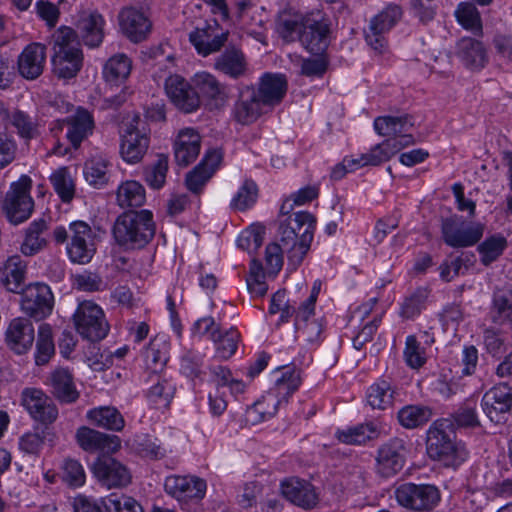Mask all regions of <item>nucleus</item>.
I'll return each instance as SVG.
<instances>
[{"instance_id":"f257e3e1","label":"nucleus","mask_w":512,"mask_h":512,"mask_svg":"<svg viewBox=\"0 0 512 512\" xmlns=\"http://www.w3.org/2000/svg\"><path fill=\"white\" fill-rule=\"evenodd\" d=\"M156 232V223L150 210H131L119 215L113 226L116 243L126 250L142 249Z\"/></svg>"},{"instance_id":"f03ea898","label":"nucleus","mask_w":512,"mask_h":512,"mask_svg":"<svg viewBox=\"0 0 512 512\" xmlns=\"http://www.w3.org/2000/svg\"><path fill=\"white\" fill-rule=\"evenodd\" d=\"M53 72L63 79H71L80 71L83 53L77 33L70 27H60L53 34Z\"/></svg>"},{"instance_id":"7ed1b4c3","label":"nucleus","mask_w":512,"mask_h":512,"mask_svg":"<svg viewBox=\"0 0 512 512\" xmlns=\"http://www.w3.org/2000/svg\"><path fill=\"white\" fill-rule=\"evenodd\" d=\"M450 428L448 419L435 421L427 431L426 449L429 457L446 467H458L468 457L464 446L452 440L446 430Z\"/></svg>"},{"instance_id":"20e7f679","label":"nucleus","mask_w":512,"mask_h":512,"mask_svg":"<svg viewBox=\"0 0 512 512\" xmlns=\"http://www.w3.org/2000/svg\"><path fill=\"white\" fill-rule=\"evenodd\" d=\"M76 331L91 342L104 339L110 329L103 309L93 301L80 302L73 314Z\"/></svg>"},{"instance_id":"39448f33","label":"nucleus","mask_w":512,"mask_h":512,"mask_svg":"<svg viewBox=\"0 0 512 512\" xmlns=\"http://www.w3.org/2000/svg\"><path fill=\"white\" fill-rule=\"evenodd\" d=\"M32 180L27 175L13 182L4 200V211L8 220L17 225L26 221L34 208V201L30 195Z\"/></svg>"},{"instance_id":"423d86ee","label":"nucleus","mask_w":512,"mask_h":512,"mask_svg":"<svg viewBox=\"0 0 512 512\" xmlns=\"http://www.w3.org/2000/svg\"><path fill=\"white\" fill-rule=\"evenodd\" d=\"M403 14L397 4H389L373 16L364 31L367 44L378 54L385 53L388 43L386 34L397 24Z\"/></svg>"},{"instance_id":"0eeeda50","label":"nucleus","mask_w":512,"mask_h":512,"mask_svg":"<svg viewBox=\"0 0 512 512\" xmlns=\"http://www.w3.org/2000/svg\"><path fill=\"white\" fill-rule=\"evenodd\" d=\"M284 27L290 32H299V40L304 48L315 55H321L329 45L330 25L327 20L305 19L297 22L285 21Z\"/></svg>"},{"instance_id":"6e6552de","label":"nucleus","mask_w":512,"mask_h":512,"mask_svg":"<svg viewBox=\"0 0 512 512\" xmlns=\"http://www.w3.org/2000/svg\"><path fill=\"white\" fill-rule=\"evenodd\" d=\"M395 497L402 507L418 512L430 511L440 501V493L436 486L411 482L397 487Z\"/></svg>"},{"instance_id":"1a4fd4ad","label":"nucleus","mask_w":512,"mask_h":512,"mask_svg":"<svg viewBox=\"0 0 512 512\" xmlns=\"http://www.w3.org/2000/svg\"><path fill=\"white\" fill-rule=\"evenodd\" d=\"M139 123V116H134L124 124L120 133V156L128 164L139 163L149 147V136L139 128Z\"/></svg>"},{"instance_id":"9d476101","label":"nucleus","mask_w":512,"mask_h":512,"mask_svg":"<svg viewBox=\"0 0 512 512\" xmlns=\"http://www.w3.org/2000/svg\"><path fill=\"white\" fill-rule=\"evenodd\" d=\"M70 241L66 246L69 259L73 263L87 264L96 252V235L84 221H74L69 225Z\"/></svg>"},{"instance_id":"9b49d317","label":"nucleus","mask_w":512,"mask_h":512,"mask_svg":"<svg viewBox=\"0 0 512 512\" xmlns=\"http://www.w3.org/2000/svg\"><path fill=\"white\" fill-rule=\"evenodd\" d=\"M407 445L402 438L394 437L377 449L375 471L382 478L398 474L406 462Z\"/></svg>"},{"instance_id":"f8f14e48","label":"nucleus","mask_w":512,"mask_h":512,"mask_svg":"<svg viewBox=\"0 0 512 512\" xmlns=\"http://www.w3.org/2000/svg\"><path fill=\"white\" fill-rule=\"evenodd\" d=\"M21 309L29 317L40 321L52 312L54 297L48 285L30 284L21 292Z\"/></svg>"},{"instance_id":"ddd939ff","label":"nucleus","mask_w":512,"mask_h":512,"mask_svg":"<svg viewBox=\"0 0 512 512\" xmlns=\"http://www.w3.org/2000/svg\"><path fill=\"white\" fill-rule=\"evenodd\" d=\"M192 85L199 97V105L203 101L211 110L222 109L228 102L227 86L213 74L201 71L192 77Z\"/></svg>"},{"instance_id":"4468645a","label":"nucleus","mask_w":512,"mask_h":512,"mask_svg":"<svg viewBox=\"0 0 512 512\" xmlns=\"http://www.w3.org/2000/svg\"><path fill=\"white\" fill-rule=\"evenodd\" d=\"M441 231L444 242L453 248L473 246L483 235L480 225L466 224L457 216L444 219Z\"/></svg>"},{"instance_id":"2eb2a0df","label":"nucleus","mask_w":512,"mask_h":512,"mask_svg":"<svg viewBox=\"0 0 512 512\" xmlns=\"http://www.w3.org/2000/svg\"><path fill=\"white\" fill-rule=\"evenodd\" d=\"M228 31L223 30L217 20L205 21L189 34V40L198 54L208 56L220 51L228 39Z\"/></svg>"},{"instance_id":"dca6fc26","label":"nucleus","mask_w":512,"mask_h":512,"mask_svg":"<svg viewBox=\"0 0 512 512\" xmlns=\"http://www.w3.org/2000/svg\"><path fill=\"white\" fill-rule=\"evenodd\" d=\"M481 406L491 422H505L512 407V386L508 383L493 386L483 395Z\"/></svg>"},{"instance_id":"f3484780","label":"nucleus","mask_w":512,"mask_h":512,"mask_svg":"<svg viewBox=\"0 0 512 512\" xmlns=\"http://www.w3.org/2000/svg\"><path fill=\"white\" fill-rule=\"evenodd\" d=\"M92 472L99 483L108 488H123L131 483L129 469L120 461L111 457H99L93 463Z\"/></svg>"},{"instance_id":"a211bd4d","label":"nucleus","mask_w":512,"mask_h":512,"mask_svg":"<svg viewBox=\"0 0 512 512\" xmlns=\"http://www.w3.org/2000/svg\"><path fill=\"white\" fill-rule=\"evenodd\" d=\"M266 111L268 110L261 103L255 87L244 86L239 89L237 100L232 107V118L237 123L250 125Z\"/></svg>"},{"instance_id":"6ab92c4d","label":"nucleus","mask_w":512,"mask_h":512,"mask_svg":"<svg viewBox=\"0 0 512 512\" xmlns=\"http://www.w3.org/2000/svg\"><path fill=\"white\" fill-rule=\"evenodd\" d=\"M413 139L409 136L404 138V142L396 140H385L381 144L373 147L369 152L360 155L358 158H345L349 171H354L360 167L372 165L377 166L399 152L404 147L410 146Z\"/></svg>"},{"instance_id":"aec40b11","label":"nucleus","mask_w":512,"mask_h":512,"mask_svg":"<svg viewBox=\"0 0 512 512\" xmlns=\"http://www.w3.org/2000/svg\"><path fill=\"white\" fill-rule=\"evenodd\" d=\"M165 91L171 102L181 111L191 113L199 108V97L192 85L180 75H170L165 81Z\"/></svg>"},{"instance_id":"412c9836","label":"nucleus","mask_w":512,"mask_h":512,"mask_svg":"<svg viewBox=\"0 0 512 512\" xmlns=\"http://www.w3.org/2000/svg\"><path fill=\"white\" fill-rule=\"evenodd\" d=\"M24 408L33 419L43 424H51L58 417V409L53 401L40 389L25 388L21 394Z\"/></svg>"},{"instance_id":"4be33fe9","label":"nucleus","mask_w":512,"mask_h":512,"mask_svg":"<svg viewBox=\"0 0 512 512\" xmlns=\"http://www.w3.org/2000/svg\"><path fill=\"white\" fill-rule=\"evenodd\" d=\"M118 20L122 33L134 43L144 41L152 29L148 16L134 7L123 8L118 15Z\"/></svg>"},{"instance_id":"5701e85b","label":"nucleus","mask_w":512,"mask_h":512,"mask_svg":"<svg viewBox=\"0 0 512 512\" xmlns=\"http://www.w3.org/2000/svg\"><path fill=\"white\" fill-rule=\"evenodd\" d=\"M78 445L89 453H114L121 445V440L116 435H109L87 426H81L76 431Z\"/></svg>"},{"instance_id":"b1692460","label":"nucleus","mask_w":512,"mask_h":512,"mask_svg":"<svg viewBox=\"0 0 512 512\" xmlns=\"http://www.w3.org/2000/svg\"><path fill=\"white\" fill-rule=\"evenodd\" d=\"M164 488L180 501L202 499L206 492V482L198 477L172 475L166 478Z\"/></svg>"},{"instance_id":"393cba45","label":"nucleus","mask_w":512,"mask_h":512,"mask_svg":"<svg viewBox=\"0 0 512 512\" xmlns=\"http://www.w3.org/2000/svg\"><path fill=\"white\" fill-rule=\"evenodd\" d=\"M456 56L469 70L478 71L488 63V54L484 44L472 37H462L456 44Z\"/></svg>"},{"instance_id":"a878e982","label":"nucleus","mask_w":512,"mask_h":512,"mask_svg":"<svg viewBox=\"0 0 512 512\" xmlns=\"http://www.w3.org/2000/svg\"><path fill=\"white\" fill-rule=\"evenodd\" d=\"M0 117L5 122L6 127H11L15 133L23 140L30 141L40 136V122L37 116L15 109L12 111H0Z\"/></svg>"},{"instance_id":"bb28decb","label":"nucleus","mask_w":512,"mask_h":512,"mask_svg":"<svg viewBox=\"0 0 512 512\" xmlns=\"http://www.w3.org/2000/svg\"><path fill=\"white\" fill-rule=\"evenodd\" d=\"M282 495L294 505L312 509L318 503V495L312 484L298 478L286 479L281 483Z\"/></svg>"},{"instance_id":"cd10ccee","label":"nucleus","mask_w":512,"mask_h":512,"mask_svg":"<svg viewBox=\"0 0 512 512\" xmlns=\"http://www.w3.org/2000/svg\"><path fill=\"white\" fill-rule=\"evenodd\" d=\"M287 79L282 74L265 73L259 81L256 92L267 110L278 105L286 95Z\"/></svg>"},{"instance_id":"c85d7f7f","label":"nucleus","mask_w":512,"mask_h":512,"mask_svg":"<svg viewBox=\"0 0 512 512\" xmlns=\"http://www.w3.org/2000/svg\"><path fill=\"white\" fill-rule=\"evenodd\" d=\"M45 63L46 47L40 43H31L18 56V71L25 79L34 80L43 73Z\"/></svg>"},{"instance_id":"c756f323","label":"nucleus","mask_w":512,"mask_h":512,"mask_svg":"<svg viewBox=\"0 0 512 512\" xmlns=\"http://www.w3.org/2000/svg\"><path fill=\"white\" fill-rule=\"evenodd\" d=\"M201 149V136L194 128L181 129L174 142L175 161L180 166L194 162Z\"/></svg>"},{"instance_id":"7c9ffc66","label":"nucleus","mask_w":512,"mask_h":512,"mask_svg":"<svg viewBox=\"0 0 512 512\" xmlns=\"http://www.w3.org/2000/svg\"><path fill=\"white\" fill-rule=\"evenodd\" d=\"M34 338V327L26 318L13 319L6 330V343L17 354L26 353L32 347Z\"/></svg>"},{"instance_id":"2f4dec72","label":"nucleus","mask_w":512,"mask_h":512,"mask_svg":"<svg viewBox=\"0 0 512 512\" xmlns=\"http://www.w3.org/2000/svg\"><path fill=\"white\" fill-rule=\"evenodd\" d=\"M413 126L412 117L408 114L400 116H379L374 120V129L379 135L391 136L388 140H396L399 142H404V138L407 136L414 139L411 134H407ZM414 143L415 140H413L411 145Z\"/></svg>"},{"instance_id":"473e14b6","label":"nucleus","mask_w":512,"mask_h":512,"mask_svg":"<svg viewBox=\"0 0 512 512\" xmlns=\"http://www.w3.org/2000/svg\"><path fill=\"white\" fill-rule=\"evenodd\" d=\"M295 227H298L295 221L281 222L278 228L277 243L285 250L290 265L297 267L303 261L310 245L303 249L300 248V238L293 230Z\"/></svg>"},{"instance_id":"72a5a7b5","label":"nucleus","mask_w":512,"mask_h":512,"mask_svg":"<svg viewBox=\"0 0 512 512\" xmlns=\"http://www.w3.org/2000/svg\"><path fill=\"white\" fill-rule=\"evenodd\" d=\"M27 263L19 255L10 256L0 266V280L6 289L20 293L24 289Z\"/></svg>"},{"instance_id":"f704fd0d","label":"nucleus","mask_w":512,"mask_h":512,"mask_svg":"<svg viewBox=\"0 0 512 512\" xmlns=\"http://www.w3.org/2000/svg\"><path fill=\"white\" fill-rule=\"evenodd\" d=\"M214 69L231 79H239L246 74L248 64L244 53L233 47L215 58Z\"/></svg>"},{"instance_id":"c9c22d12","label":"nucleus","mask_w":512,"mask_h":512,"mask_svg":"<svg viewBox=\"0 0 512 512\" xmlns=\"http://www.w3.org/2000/svg\"><path fill=\"white\" fill-rule=\"evenodd\" d=\"M104 25L105 20L103 16L94 11L90 13H83L80 16L76 27L85 45L89 47H97L104 39Z\"/></svg>"},{"instance_id":"e433bc0d","label":"nucleus","mask_w":512,"mask_h":512,"mask_svg":"<svg viewBox=\"0 0 512 512\" xmlns=\"http://www.w3.org/2000/svg\"><path fill=\"white\" fill-rule=\"evenodd\" d=\"M66 137L77 149L83 140L92 134L94 119L90 112L83 108L77 109L76 113L67 120Z\"/></svg>"},{"instance_id":"4c0bfd02","label":"nucleus","mask_w":512,"mask_h":512,"mask_svg":"<svg viewBox=\"0 0 512 512\" xmlns=\"http://www.w3.org/2000/svg\"><path fill=\"white\" fill-rule=\"evenodd\" d=\"M50 383L52 394L60 402L73 403L78 399L79 393L73 382L72 374L67 369L59 368L53 371L50 376Z\"/></svg>"},{"instance_id":"58836bf2","label":"nucleus","mask_w":512,"mask_h":512,"mask_svg":"<svg viewBox=\"0 0 512 512\" xmlns=\"http://www.w3.org/2000/svg\"><path fill=\"white\" fill-rule=\"evenodd\" d=\"M296 337L308 343H315L320 339L323 325L320 319L314 318V311L298 309L295 317Z\"/></svg>"},{"instance_id":"ea45409f","label":"nucleus","mask_w":512,"mask_h":512,"mask_svg":"<svg viewBox=\"0 0 512 512\" xmlns=\"http://www.w3.org/2000/svg\"><path fill=\"white\" fill-rule=\"evenodd\" d=\"M86 417L91 424L115 432L122 431L125 426L124 417L113 406H100L90 409Z\"/></svg>"},{"instance_id":"a19ab883","label":"nucleus","mask_w":512,"mask_h":512,"mask_svg":"<svg viewBox=\"0 0 512 512\" xmlns=\"http://www.w3.org/2000/svg\"><path fill=\"white\" fill-rule=\"evenodd\" d=\"M380 436V427L374 422L361 423L336 432L337 439L347 445H362Z\"/></svg>"},{"instance_id":"79ce46f5","label":"nucleus","mask_w":512,"mask_h":512,"mask_svg":"<svg viewBox=\"0 0 512 512\" xmlns=\"http://www.w3.org/2000/svg\"><path fill=\"white\" fill-rule=\"evenodd\" d=\"M146 201V191L143 185L135 180L122 182L116 191V202L122 208H139Z\"/></svg>"},{"instance_id":"37998d69","label":"nucleus","mask_w":512,"mask_h":512,"mask_svg":"<svg viewBox=\"0 0 512 512\" xmlns=\"http://www.w3.org/2000/svg\"><path fill=\"white\" fill-rule=\"evenodd\" d=\"M490 316L498 325L512 324V291L497 289L493 293Z\"/></svg>"},{"instance_id":"c03bdc74","label":"nucleus","mask_w":512,"mask_h":512,"mask_svg":"<svg viewBox=\"0 0 512 512\" xmlns=\"http://www.w3.org/2000/svg\"><path fill=\"white\" fill-rule=\"evenodd\" d=\"M395 389L387 380L373 383L366 392V401L373 409L385 410L393 405Z\"/></svg>"},{"instance_id":"a18cd8bd","label":"nucleus","mask_w":512,"mask_h":512,"mask_svg":"<svg viewBox=\"0 0 512 512\" xmlns=\"http://www.w3.org/2000/svg\"><path fill=\"white\" fill-rule=\"evenodd\" d=\"M432 416V409L425 405H406L397 413L400 425L406 429L421 427L428 423Z\"/></svg>"},{"instance_id":"49530a36","label":"nucleus","mask_w":512,"mask_h":512,"mask_svg":"<svg viewBox=\"0 0 512 512\" xmlns=\"http://www.w3.org/2000/svg\"><path fill=\"white\" fill-rule=\"evenodd\" d=\"M301 378L295 369H286L281 376L275 380L274 386L269 390V394L273 395L281 404L287 402L288 398L299 388Z\"/></svg>"},{"instance_id":"de8ad7c7","label":"nucleus","mask_w":512,"mask_h":512,"mask_svg":"<svg viewBox=\"0 0 512 512\" xmlns=\"http://www.w3.org/2000/svg\"><path fill=\"white\" fill-rule=\"evenodd\" d=\"M240 333L236 328L228 330H215L212 333V342L215 345L216 356L222 360L231 358L238 347Z\"/></svg>"},{"instance_id":"09e8293b","label":"nucleus","mask_w":512,"mask_h":512,"mask_svg":"<svg viewBox=\"0 0 512 512\" xmlns=\"http://www.w3.org/2000/svg\"><path fill=\"white\" fill-rule=\"evenodd\" d=\"M47 228L44 219H38L30 223L26 230L25 238L21 244V252L25 256H33L40 252L46 245V241L41 237L42 232Z\"/></svg>"},{"instance_id":"8fccbe9b","label":"nucleus","mask_w":512,"mask_h":512,"mask_svg":"<svg viewBox=\"0 0 512 512\" xmlns=\"http://www.w3.org/2000/svg\"><path fill=\"white\" fill-rule=\"evenodd\" d=\"M296 222L298 227L293 230L300 238V248H306L311 245L313 240L316 220L314 216L307 211H298L288 216L283 222Z\"/></svg>"},{"instance_id":"3c124183","label":"nucleus","mask_w":512,"mask_h":512,"mask_svg":"<svg viewBox=\"0 0 512 512\" xmlns=\"http://www.w3.org/2000/svg\"><path fill=\"white\" fill-rule=\"evenodd\" d=\"M458 23L476 36L483 35V25L480 13L476 6L469 2H461L455 10Z\"/></svg>"},{"instance_id":"603ef678","label":"nucleus","mask_w":512,"mask_h":512,"mask_svg":"<svg viewBox=\"0 0 512 512\" xmlns=\"http://www.w3.org/2000/svg\"><path fill=\"white\" fill-rule=\"evenodd\" d=\"M109 162L102 157H93L86 161L84 177L94 188H103L109 181Z\"/></svg>"},{"instance_id":"864d4df0","label":"nucleus","mask_w":512,"mask_h":512,"mask_svg":"<svg viewBox=\"0 0 512 512\" xmlns=\"http://www.w3.org/2000/svg\"><path fill=\"white\" fill-rule=\"evenodd\" d=\"M132 68L130 58L123 53L110 57L103 69L104 78L109 82H118L125 80Z\"/></svg>"},{"instance_id":"5fc2aeb1","label":"nucleus","mask_w":512,"mask_h":512,"mask_svg":"<svg viewBox=\"0 0 512 512\" xmlns=\"http://www.w3.org/2000/svg\"><path fill=\"white\" fill-rule=\"evenodd\" d=\"M146 367L157 374L162 371L168 361V344L165 341L154 339L150 341L145 350Z\"/></svg>"},{"instance_id":"6e6d98bb","label":"nucleus","mask_w":512,"mask_h":512,"mask_svg":"<svg viewBox=\"0 0 512 512\" xmlns=\"http://www.w3.org/2000/svg\"><path fill=\"white\" fill-rule=\"evenodd\" d=\"M168 168V157L163 154L159 155L155 162L144 168L143 178L145 183L151 189H161L166 183Z\"/></svg>"},{"instance_id":"4d7b16f0","label":"nucleus","mask_w":512,"mask_h":512,"mask_svg":"<svg viewBox=\"0 0 512 512\" xmlns=\"http://www.w3.org/2000/svg\"><path fill=\"white\" fill-rule=\"evenodd\" d=\"M50 181L55 192L64 203H69L75 194V182L67 167H60L55 170Z\"/></svg>"},{"instance_id":"13d9d810","label":"nucleus","mask_w":512,"mask_h":512,"mask_svg":"<svg viewBox=\"0 0 512 512\" xmlns=\"http://www.w3.org/2000/svg\"><path fill=\"white\" fill-rule=\"evenodd\" d=\"M204 355L195 350L185 351L180 357L179 371L191 380H202Z\"/></svg>"},{"instance_id":"bf43d9fd","label":"nucleus","mask_w":512,"mask_h":512,"mask_svg":"<svg viewBox=\"0 0 512 512\" xmlns=\"http://www.w3.org/2000/svg\"><path fill=\"white\" fill-rule=\"evenodd\" d=\"M429 297V290L424 287L415 289L409 296L405 297L400 315L406 319H414L423 309L426 308V302Z\"/></svg>"},{"instance_id":"052dcab7","label":"nucleus","mask_w":512,"mask_h":512,"mask_svg":"<svg viewBox=\"0 0 512 512\" xmlns=\"http://www.w3.org/2000/svg\"><path fill=\"white\" fill-rule=\"evenodd\" d=\"M55 347L50 325L43 323L39 326L36 342L35 362L37 365L46 364L54 354Z\"/></svg>"},{"instance_id":"680f3d73","label":"nucleus","mask_w":512,"mask_h":512,"mask_svg":"<svg viewBox=\"0 0 512 512\" xmlns=\"http://www.w3.org/2000/svg\"><path fill=\"white\" fill-rule=\"evenodd\" d=\"M507 246V240L500 235H494L485 239L479 246L481 263L485 266L496 261L503 253Z\"/></svg>"},{"instance_id":"e2e57ef3","label":"nucleus","mask_w":512,"mask_h":512,"mask_svg":"<svg viewBox=\"0 0 512 512\" xmlns=\"http://www.w3.org/2000/svg\"><path fill=\"white\" fill-rule=\"evenodd\" d=\"M102 504L108 512H144L143 507L134 498L118 492L102 498Z\"/></svg>"},{"instance_id":"0e129e2a","label":"nucleus","mask_w":512,"mask_h":512,"mask_svg":"<svg viewBox=\"0 0 512 512\" xmlns=\"http://www.w3.org/2000/svg\"><path fill=\"white\" fill-rule=\"evenodd\" d=\"M257 196L258 189L255 182L246 180L233 197L231 206L240 211L246 210L256 202Z\"/></svg>"},{"instance_id":"69168bd1","label":"nucleus","mask_w":512,"mask_h":512,"mask_svg":"<svg viewBox=\"0 0 512 512\" xmlns=\"http://www.w3.org/2000/svg\"><path fill=\"white\" fill-rule=\"evenodd\" d=\"M403 355L406 364L412 369H418L426 363L424 348L421 347L417 338L413 335L406 338Z\"/></svg>"},{"instance_id":"338daca9","label":"nucleus","mask_w":512,"mask_h":512,"mask_svg":"<svg viewBox=\"0 0 512 512\" xmlns=\"http://www.w3.org/2000/svg\"><path fill=\"white\" fill-rule=\"evenodd\" d=\"M279 405V401L276 400L273 395L267 393L260 400L254 403V405L248 410V415L253 417L254 414H257L258 417H254L255 421H265L276 414Z\"/></svg>"},{"instance_id":"774afa93","label":"nucleus","mask_w":512,"mask_h":512,"mask_svg":"<svg viewBox=\"0 0 512 512\" xmlns=\"http://www.w3.org/2000/svg\"><path fill=\"white\" fill-rule=\"evenodd\" d=\"M484 346L492 357H501L506 351V336L503 332L494 328H488L483 334Z\"/></svg>"}]
</instances>
